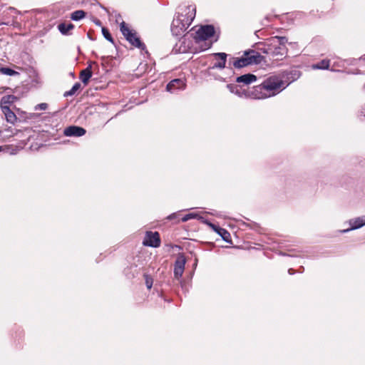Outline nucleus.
<instances>
[{"instance_id":"obj_17","label":"nucleus","mask_w":365,"mask_h":365,"mask_svg":"<svg viewBox=\"0 0 365 365\" xmlns=\"http://www.w3.org/2000/svg\"><path fill=\"white\" fill-rule=\"evenodd\" d=\"M329 67V60L324 59L320 62L313 64L312 68L313 69H328Z\"/></svg>"},{"instance_id":"obj_23","label":"nucleus","mask_w":365,"mask_h":365,"mask_svg":"<svg viewBox=\"0 0 365 365\" xmlns=\"http://www.w3.org/2000/svg\"><path fill=\"white\" fill-rule=\"evenodd\" d=\"M0 152L9 153L10 154L13 155L16 153V150L10 148L9 145L0 146Z\"/></svg>"},{"instance_id":"obj_13","label":"nucleus","mask_w":365,"mask_h":365,"mask_svg":"<svg viewBox=\"0 0 365 365\" xmlns=\"http://www.w3.org/2000/svg\"><path fill=\"white\" fill-rule=\"evenodd\" d=\"M256 76L254 74L247 73L237 77L236 81L237 83H243L244 84L248 85L252 82L256 81Z\"/></svg>"},{"instance_id":"obj_6","label":"nucleus","mask_w":365,"mask_h":365,"mask_svg":"<svg viewBox=\"0 0 365 365\" xmlns=\"http://www.w3.org/2000/svg\"><path fill=\"white\" fill-rule=\"evenodd\" d=\"M143 244L145 246L158 247L160 245V238L158 232H146Z\"/></svg>"},{"instance_id":"obj_8","label":"nucleus","mask_w":365,"mask_h":365,"mask_svg":"<svg viewBox=\"0 0 365 365\" xmlns=\"http://www.w3.org/2000/svg\"><path fill=\"white\" fill-rule=\"evenodd\" d=\"M185 262L186 260L183 255H180L177 258L174 266V276L175 278L180 279L182 277Z\"/></svg>"},{"instance_id":"obj_15","label":"nucleus","mask_w":365,"mask_h":365,"mask_svg":"<svg viewBox=\"0 0 365 365\" xmlns=\"http://www.w3.org/2000/svg\"><path fill=\"white\" fill-rule=\"evenodd\" d=\"M73 29H74V25L71 23H69V24L61 23L58 25V29L63 35H68L69 31L71 30H73Z\"/></svg>"},{"instance_id":"obj_9","label":"nucleus","mask_w":365,"mask_h":365,"mask_svg":"<svg viewBox=\"0 0 365 365\" xmlns=\"http://www.w3.org/2000/svg\"><path fill=\"white\" fill-rule=\"evenodd\" d=\"M185 87V81L182 79L176 78L168 83L166 89L168 91L174 92L175 90L183 89Z\"/></svg>"},{"instance_id":"obj_28","label":"nucleus","mask_w":365,"mask_h":365,"mask_svg":"<svg viewBox=\"0 0 365 365\" xmlns=\"http://www.w3.org/2000/svg\"><path fill=\"white\" fill-rule=\"evenodd\" d=\"M96 24H98V25H100V24H101V22H100V21H99V20H97V21H96Z\"/></svg>"},{"instance_id":"obj_10","label":"nucleus","mask_w":365,"mask_h":365,"mask_svg":"<svg viewBox=\"0 0 365 365\" xmlns=\"http://www.w3.org/2000/svg\"><path fill=\"white\" fill-rule=\"evenodd\" d=\"M213 56L215 58H219V61L215 63L210 69L214 68H220L222 69L225 67L226 61H227V54L225 53H213Z\"/></svg>"},{"instance_id":"obj_21","label":"nucleus","mask_w":365,"mask_h":365,"mask_svg":"<svg viewBox=\"0 0 365 365\" xmlns=\"http://www.w3.org/2000/svg\"><path fill=\"white\" fill-rule=\"evenodd\" d=\"M0 72L4 75L7 76H14L19 74V73L10 68L2 67L0 68Z\"/></svg>"},{"instance_id":"obj_11","label":"nucleus","mask_w":365,"mask_h":365,"mask_svg":"<svg viewBox=\"0 0 365 365\" xmlns=\"http://www.w3.org/2000/svg\"><path fill=\"white\" fill-rule=\"evenodd\" d=\"M1 112L5 115L6 121L9 123L14 124L17 120L16 114L10 109L9 107H4Z\"/></svg>"},{"instance_id":"obj_26","label":"nucleus","mask_w":365,"mask_h":365,"mask_svg":"<svg viewBox=\"0 0 365 365\" xmlns=\"http://www.w3.org/2000/svg\"><path fill=\"white\" fill-rule=\"evenodd\" d=\"M145 283H146V286L148 287V289H150L152 287V285H153V282L151 279L147 278L146 279V281H145Z\"/></svg>"},{"instance_id":"obj_12","label":"nucleus","mask_w":365,"mask_h":365,"mask_svg":"<svg viewBox=\"0 0 365 365\" xmlns=\"http://www.w3.org/2000/svg\"><path fill=\"white\" fill-rule=\"evenodd\" d=\"M17 100V97L14 95H6L1 98L0 102L1 110L4 107H9L10 105L13 104Z\"/></svg>"},{"instance_id":"obj_7","label":"nucleus","mask_w":365,"mask_h":365,"mask_svg":"<svg viewBox=\"0 0 365 365\" xmlns=\"http://www.w3.org/2000/svg\"><path fill=\"white\" fill-rule=\"evenodd\" d=\"M86 130L79 126L76 125H71L66 128L63 130V134L65 136H74V137H81L86 134Z\"/></svg>"},{"instance_id":"obj_18","label":"nucleus","mask_w":365,"mask_h":365,"mask_svg":"<svg viewBox=\"0 0 365 365\" xmlns=\"http://www.w3.org/2000/svg\"><path fill=\"white\" fill-rule=\"evenodd\" d=\"M86 16V12L83 10H77L71 14V19L73 21H79L83 19Z\"/></svg>"},{"instance_id":"obj_4","label":"nucleus","mask_w":365,"mask_h":365,"mask_svg":"<svg viewBox=\"0 0 365 365\" xmlns=\"http://www.w3.org/2000/svg\"><path fill=\"white\" fill-rule=\"evenodd\" d=\"M120 29L125 39L133 46L141 50L145 49V45L141 42L140 38L137 36L135 31L130 29L128 26L123 21L120 25Z\"/></svg>"},{"instance_id":"obj_25","label":"nucleus","mask_w":365,"mask_h":365,"mask_svg":"<svg viewBox=\"0 0 365 365\" xmlns=\"http://www.w3.org/2000/svg\"><path fill=\"white\" fill-rule=\"evenodd\" d=\"M48 108V104L46 103H41L35 106V110H46Z\"/></svg>"},{"instance_id":"obj_27","label":"nucleus","mask_w":365,"mask_h":365,"mask_svg":"<svg viewBox=\"0 0 365 365\" xmlns=\"http://www.w3.org/2000/svg\"><path fill=\"white\" fill-rule=\"evenodd\" d=\"M227 86L231 92H234V88H236V86L233 84H228Z\"/></svg>"},{"instance_id":"obj_24","label":"nucleus","mask_w":365,"mask_h":365,"mask_svg":"<svg viewBox=\"0 0 365 365\" xmlns=\"http://www.w3.org/2000/svg\"><path fill=\"white\" fill-rule=\"evenodd\" d=\"M197 216V215H196V214L189 213V214L185 215L182 218V222H186V221H187V220H189L190 219L195 218Z\"/></svg>"},{"instance_id":"obj_3","label":"nucleus","mask_w":365,"mask_h":365,"mask_svg":"<svg viewBox=\"0 0 365 365\" xmlns=\"http://www.w3.org/2000/svg\"><path fill=\"white\" fill-rule=\"evenodd\" d=\"M264 60V57L255 50H248L244 52L240 58L232 57L229 60V65L235 68H241L250 65L259 64Z\"/></svg>"},{"instance_id":"obj_2","label":"nucleus","mask_w":365,"mask_h":365,"mask_svg":"<svg viewBox=\"0 0 365 365\" xmlns=\"http://www.w3.org/2000/svg\"><path fill=\"white\" fill-rule=\"evenodd\" d=\"M196 9L194 6H185L173 20L171 32L176 37L182 36L195 19Z\"/></svg>"},{"instance_id":"obj_22","label":"nucleus","mask_w":365,"mask_h":365,"mask_svg":"<svg viewBox=\"0 0 365 365\" xmlns=\"http://www.w3.org/2000/svg\"><path fill=\"white\" fill-rule=\"evenodd\" d=\"M102 34H103V36L105 37V38H106L110 42L113 43V38H112L111 34H110L109 31L106 28H105V27L102 28Z\"/></svg>"},{"instance_id":"obj_1","label":"nucleus","mask_w":365,"mask_h":365,"mask_svg":"<svg viewBox=\"0 0 365 365\" xmlns=\"http://www.w3.org/2000/svg\"><path fill=\"white\" fill-rule=\"evenodd\" d=\"M284 81L277 76H271L259 85L254 86L249 95L255 99H264L274 96L286 88Z\"/></svg>"},{"instance_id":"obj_5","label":"nucleus","mask_w":365,"mask_h":365,"mask_svg":"<svg viewBox=\"0 0 365 365\" xmlns=\"http://www.w3.org/2000/svg\"><path fill=\"white\" fill-rule=\"evenodd\" d=\"M215 28L212 25L202 26L195 32V38L196 41H205L215 34Z\"/></svg>"},{"instance_id":"obj_16","label":"nucleus","mask_w":365,"mask_h":365,"mask_svg":"<svg viewBox=\"0 0 365 365\" xmlns=\"http://www.w3.org/2000/svg\"><path fill=\"white\" fill-rule=\"evenodd\" d=\"M351 230L358 229L365 225V216L358 217L350 221Z\"/></svg>"},{"instance_id":"obj_20","label":"nucleus","mask_w":365,"mask_h":365,"mask_svg":"<svg viewBox=\"0 0 365 365\" xmlns=\"http://www.w3.org/2000/svg\"><path fill=\"white\" fill-rule=\"evenodd\" d=\"M217 232L225 242L230 241V235L226 230L223 228H219Z\"/></svg>"},{"instance_id":"obj_14","label":"nucleus","mask_w":365,"mask_h":365,"mask_svg":"<svg viewBox=\"0 0 365 365\" xmlns=\"http://www.w3.org/2000/svg\"><path fill=\"white\" fill-rule=\"evenodd\" d=\"M92 76L91 66H88L86 68L82 70L80 73V78L81 81L87 85L90 78Z\"/></svg>"},{"instance_id":"obj_19","label":"nucleus","mask_w":365,"mask_h":365,"mask_svg":"<svg viewBox=\"0 0 365 365\" xmlns=\"http://www.w3.org/2000/svg\"><path fill=\"white\" fill-rule=\"evenodd\" d=\"M80 88H81V83L77 82L73 86V87L71 88V90L65 92L63 96L65 97L73 96L76 93V91L80 89Z\"/></svg>"}]
</instances>
